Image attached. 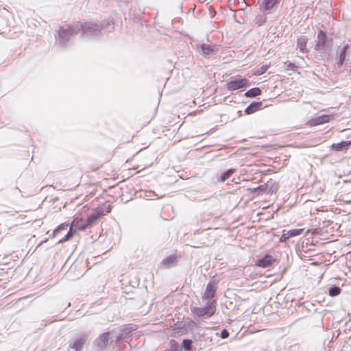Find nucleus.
I'll list each match as a JSON object with an SVG mask.
<instances>
[{"label": "nucleus", "instance_id": "b1692460", "mask_svg": "<svg viewBox=\"0 0 351 351\" xmlns=\"http://www.w3.org/2000/svg\"><path fill=\"white\" fill-rule=\"evenodd\" d=\"M182 348L184 351H190L192 348V341L188 339H184L182 343Z\"/></svg>", "mask_w": 351, "mask_h": 351}, {"label": "nucleus", "instance_id": "412c9836", "mask_svg": "<svg viewBox=\"0 0 351 351\" xmlns=\"http://www.w3.org/2000/svg\"><path fill=\"white\" fill-rule=\"evenodd\" d=\"M69 224L68 223H61L53 231V233H52V237H56L57 235H58L63 230H65L67 227H68Z\"/></svg>", "mask_w": 351, "mask_h": 351}, {"label": "nucleus", "instance_id": "423d86ee", "mask_svg": "<svg viewBox=\"0 0 351 351\" xmlns=\"http://www.w3.org/2000/svg\"><path fill=\"white\" fill-rule=\"evenodd\" d=\"M109 332L100 334L94 341V346L99 350H104L107 348L109 343Z\"/></svg>", "mask_w": 351, "mask_h": 351}, {"label": "nucleus", "instance_id": "58836bf2", "mask_svg": "<svg viewBox=\"0 0 351 351\" xmlns=\"http://www.w3.org/2000/svg\"><path fill=\"white\" fill-rule=\"evenodd\" d=\"M260 3V7L261 8L262 7V4H263V2L262 3Z\"/></svg>", "mask_w": 351, "mask_h": 351}, {"label": "nucleus", "instance_id": "aec40b11", "mask_svg": "<svg viewBox=\"0 0 351 351\" xmlns=\"http://www.w3.org/2000/svg\"><path fill=\"white\" fill-rule=\"evenodd\" d=\"M278 265V261L271 256H265V267L267 266H274Z\"/></svg>", "mask_w": 351, "mask_h": 351}, {"label": "nucleus", "instance_id": "9b49d317", "mask_svg": "<svg viewBox=\"0 0 351 351\" xmlns=\"http://www.w3.org/2000/svg\"><path fill=\"white\" fill-rule=\"evenodd\" d=\"M70 226L72 227V228L75 227V229L79 230H85L86 229L88 228V226L86 225V220L84 221L82 218L79 217H75L73 220Z\"/></svg>", "mask_w": 351, "mask_h": 351}, {"label": "nucleus", "instance_id": "a878e982", "mask_svg": "<svg viewBox=\"0 0 351 351\" xmlns=\"http://www.w3.org/2000/svg\"><path fill=\"white\" fill-rule=\"evenodd\" d=\"M348 48V46L346 45L343 48L341 52L339 54V62L340 64H342L343 62H344L345 59H346V51H347Z\"/></svg>", "mask_w": 351, "mask_h": 351}, {"label": "nucleus", "instance_id": "20e7f679", "mask_svg": "<svg viewBox=\"0 0 351 351\" xmlns=\"http://www.w3.org/2000/svg\"><path fill=\"white\" fill-rule=\"evenodd\" d=\"M248 83V80L238 76L237 77H232L226 84V86L229 90L233 91L246 86Z\"/></svg>", "mask_w": 351, "mask_h": 351}, {"label": "nucleus", "instance_id": "7c9ffc66", "mask_svg": "<svg viewBox=\"0 0 351 351\" xmlns=\"http://www.w3.org/2000/svg\"><path fill=\"white\" fill-rule=\"evenodd\" d=\"M255 23L256 25H258V27L261 26L263 25V19L262 18V16H258L256 19Z\"/></svg>", "mask_w": 351, "mask_h": 351}, {"label": "nucleus", "instance_id": "7ed1b4c3", "mask_svg": "<svg viewBox=\"0 0 351 351\" xmlns=\"http://www.w3.org/2000/svg\"><path fill=\"white\" fill-rule=\"evenodd\" d=\"M215 301H208L204 307H191L193 314L197 317H210L213 315L216 311Z\"/></svg>", "mask_w": 351, "mask_h": 351}, {"label": "nucleus", "instance_id": "bb28decb", "mask_svg": "<svg viewBox=\"0 0 351 351\" xmlns=\"http://www.w3.org/2000/svg\"><path fill=\"white\" fill-rule=\"evenodd\" d=\"M278 3V0H266L265 3V9L271 8Z\"/></svg>", "mask_w": 351, "mask_h": 351}, {"label": "nucleus", "instance_id": "1a4fd4ad", "mask_svg": "<svg viewBox=\"0 0 351 351\" xmlns=\"http://www.w3.org/2000/svg\"><path fill=\"white\" fill-rule=\"evenodd\" d=\"M304 232V229H292L288 231L283 230L282 234L280 238L281 242L287 241L289 238L294 237L296 236L301 235Z\"/></svg>", "mask_w": 351, "mask_h": 351}, {"label": "nucleus", "instance_id": "72a5a7b5", "mask_svg": "<svg viewBox=\"0 0 351 351\" xmlns=\"http://www.w3.org/2000/svg\"><path fill=\"white\" fill-rule=\"evenodd\" d=\"M255 190L262 191L263 190V186L260 185L256 189H255Z\"/></svg>", "mask_w": 351, "mask_h": 351}, {"label": "nucleus", "instance_id": "ddd939ff", "mask_svg": "<svg viewBox=\"0 0 351 351\" xmlns=\"http://www.w3.org/2000/svg\"><path fill=\"white\" fill-rule=\"evenodd\" d=\"M216 287L211 282L207 284L203 299H211L215 296Z\"/></svg>", "mask_w": 351, "mask_h": 351}, {"label": "nucleus", "instance_id": "e433bc0d", "mask_svg": "<svg viewBox=\"0 0 351 351\" xmlns=\"http://www.w3.org/2000/svg\"><path fill=\"white\" fill-rule=\"evenodd\" d=\"M172 343H176V341H174V340H171V344H172Z\"/></svg>", "mask_w": 351, "mask_h": 351}, {"label": "nucleus", "instance_id": "393cba45", "mask_svg": "<svg viewBox=\"0 0 351 351\" xmlns=\"http://www.w3.org/2000/svg\"><path fill=\"white\" fill-rule=\"evenodd\" d=\"M329 295L332 297H335L340 294L341 289L339 287H332L329 289Z\"/></svg>", "mask_w": 351, "mask_h": 351}, {"label": "nucleus", "instance_id": "6ab92c4d", "mask_svg": "<svg viewBox=\"0 0 351 351\" xmlns=\"http://www.w3.org/2000/svg\"><path fill=\"white\" fill-rule=\"evenodd\" d=\"M262 90L258 87L252 88L245 93L246 97L253 98L258 95H261Z\"/></svg>", "mask_w": 351, "mask_h": 351}, {"label": "nucleus", "instance_id": "9d476101", "mask_svg": "<svg viewBox=\"0 0 351 351\" xmlns=\"http://www.w3.org/2000/svg\"><path fill=\"white\" fill-rule=\"evenodd\" d=\"M87 338L88 335L86 334H82L79 337L76 338L72 343L69 344V348L74 349L75 351H82Z\"/></svg>", "mask_w": 351, "mask_h": 351}, {"label": "nucleus", "instance_id": "0eeeda50", "mask_svg": "<svg viewBox=\"0 0 351 351\" xmlns=\"http://www.w3.org/2000/svg\"><path fill=\"white\" fill-rule=\"evenodd\" d=\"M105 215L104 211L101 208L95 209L86 219V225L88 228H90L95 224L97 220Z\"/></svg>", "mask_w": 351, "mask_h": 351}, {"label": "nucleus", "instance_id": "4be33fe9", "mask_svg": "<svg viewBox=\"0 0 351 351\" xmlns=\"http://www.w3.org/2000/svg\"><path fill=\"white\" fill-rule=\"evenodd\" d=\"M134 330H135L134 327L132 324H130L128 326H123L121 328V331L123 332V334L125 335V337L128 339V337L129 334Z\"/></svg>", "mask_w": 351, "mask_h": 351}, {"label": "nucleus", "instance_id": "f03ea898", "mask_svg": "<svg viewBox=\"0 0 351 351\" xmlns=\"http://www.w3.org/2000/svg\"><path fill=\"white\" fill-rule=\"evenodd\" d=\"M78 33L79 27L77 26L76 23L68 26L67 28L60 27L57 34H55L56 44L64 49L71 38Z\"/></svg>", "mask_w": 351, "mask_h": 351}, {"label": "nucleus", "instance_id": "cd10ccee", "mask_svg": "<svg viewBox=\"0 0 351 351\" xmlns=\"http://www.w3.org/2000/svg\"><path fill=\"white\" fill-rule=\"evenodd\" d=\"M121 341L128 342L127 338L125 337V335L121 331L120 333L119 334V335L116 338V343L119 344Z\"/></svg>", "mask_w": 351, "mask_h": 351}, {"label": "nucleus", "instance_id": "f704fd0d", "mask_svg": "<svg viewBox=\"0 0 351 351\" xmlns=\"http://www.w3.org/2000/svg\"><path fill=\"white\" fill-rule=\"evenodd\" d=\"M195 323L193 322V321H191L189 324V326H195Z\"/></svg>", "mask_w": 351, "mask_h": 351}, {"label": "nucleus", "instance_id": "4c0bfd02", "mask_svg": "<svg viewBox=\"0 0 351 351\" xmlns=\"http://www.w3.org/2000/svg\"><path fill=\"white\" fill-rule=\"evenodd\" d=\"M15 189L19 191L21 193V190L18 187H16Z\"/></svg>", "mask_w": 351, "mask_h": 351}, {"label": "nucleus", "instance_id": "ea45409f", "mask_svg": "<svg viewBox=\"0 0 351 351\" xmlns=\"http://www.w3.org/2000/svg\"><path fill=\"white\" fill-rule=\"evenodd\" d=\"M309 230H306V233L308 234L309 232Z\"/></svg>", "mask_w": 351, "mask_h": 351}, {"label": "nucleus", "instance_id": "2f4dec72", "mask_svg": "<svg viewBox=\"0 0 351 351\" xmlns=\"http://www.w3.org/2000/svg\"><path fill=\"white\" fill-rule=\"evenodd\" d=\"M256 265L257 266H259V267H263V257L259 258L256 263Z\"/></svg>", "mask_w": 351, "mask_h": 351}, {"label": "nucleus", "instance_id": "c9c22d12", "mask_svg": "<svg viewBox=\"0 0 351 351\" xmlns=\"http://www.w3.org/2000/svg\"><path fill=\"white\" fill-rule=\"evenodd\" d=\"M260 70H261V73H263V66L260 68Z\"/></svg>", "mask_w": 351, "mask_h": 351}, {"label": "nucleus", "instance_id": "f257e3e1", "mask_svg": "<svg viewBox=\"0 0 351 351\" xmlns=\"http://www.w3.org/2000/svg\"><path fill=\"white\" fill-rule=\"evenodd\" d=\"M79 27V32L81 31V37L92 40L99 38L101 35V32L104 29L105 26L107 29L106 32H110L113 29V23L111 21L99 22V21H84L76 23Z\"/></svg>", "mask_w": 351, "mask_h": 351}, {"label": "nucleus", "instance_id": "f3484780", "mask_svg": "<svg viewBox=\"0 0 351 351\" xmlns=\"http://www.w3.org/2000/svg\"><path fill=\"white\" fill-rule=\"evenodd\" d=\"M351 145V141H341L338 143H333L331 145L332 149L339 152L343 149H348Z\"/></svg>", "mask_w": 351, "mask_h": 351}, {"label": "nucleus", "instance_id": "473e14b6", "mask_svg": "<svg viewBox=\"0 0 351 351\" xmlns=\"http://www.w3.org/2000/svg\"><path fill=\"white\" fill-rule=\"evenodd\" d=\"M117 346H119V350H122L125 347L124 345H121L120 343L119 344H117Z\"/></svg>", "mask_w": 351, "mask_h": 351}, {"label": "nucleus", "instance_id": "a211bd4d", "mask_svg": "<svg viewBox=\"0 0 351 351\" xmlns=\"http://www.w3.org/2000/svg\"><path fill=\"white\" fill-rule=\"evenodd\" d=\"M235 172V169L231 168L223 172L221 176L217 178L219 182H223L227 180Z\"/></svg>", "mask_w": 351, "mask_h": 351}, {"label": "nucleus", "instance_id": "c85d7f7f", "mask_svg": "<svg viewBox=\"0 0 351 351\" xmlns=\"http://www.w3.org/2000/svg\"><path fill=\"white\" fill-rule=\"evenodd\" d=\"M230 333L226 329H223L221 332L220 337L222 339H226L229 337Z\"/></svg>", "mask_w": 351, "mask_h": 351}, {"label": "nucleus", "instance_id": "4468645a", "mask_svg": "<svg viewBox=\"0 0 351 351\" xmlns=\"http://www.w3.org/2000/svg\"><path fill=\"white\" fill-rule=\"evenodd\" d=\"M326 42V35L325 32L322 30L319 31L317 34V43L315 46L316 50H319L322 49Z\"/></svg>", "mask_w": 351, "mask_h": 351}, {"label": "nucleus", "instance_id": "6e6552de", "mask_svg": "<svg viewBox=\"0 0 351 351\" xmlns=\"http://www.w3.org/2000/svg\"><path fill=\"white\" fill-rule=\"evenodd\" d=\"M179 257L176 254L170 255L162 259L160 267L165 269H169L177 265Z\"/></svg>", "mask_w": 351, "mask_h": 351}, {"label": "nucleus", "instance_id": "39448f33", "mask_svg": "<svg viewBox=\"0 0 351 351\" xmlns=\"http://www.w3.org/2000/svg\"><path fill=\"white\" fill-rule=\"evenodd\" d=\"M333 119V114H322L309 119L306 122V125L308 127H314L318 125L328 123Z\"/></svg>", "mask_w": 351, "mask_h": 351}, {"label": "nucleus", "instance_id": "2eb2a0df", "mask_svg": "<svg viewBox=\"0 0 351 351\" xmlns=\"http://www.w3.org/2000/svg\"><path fill=\"white\" fill-rule=\"evenodd\" d=\"M199 47L200 49H199L198 51L204 57H206L207 56L211 55L214 53V46L207 44H202Z\"/></svg>", "mask_w": 351, "mask_h": 351}, {"label": "nucleus", "instance_id": "f8f14e48", "mask_svg": "<svg viewBox=\"0 0 351 351\" xmlns=\"http://www.w3.org/2000/svg\"><path fill=\"white\" fill-rule=\"evenodd\" d=\"M262 101H252L245 109L246 114H251L261 109Z\"/></svg>", "mask_w": 351, "mask_h": 351}, {"label": "nucleus", "instance_id": "5701e85b", "mask_svg": "<svg viewBox=\"0 0 351 351\" xmlns=\"http://www.w3.org/2000/svg\"><path fill=\"white\" fill-rule=\"evenodd\" d=\"M73 235V231L72 227L70 226L69 230L67 232V233L58 241V243H64L69 239H70Z\"/></svg>", "mask_w": 351, "mask_h": 351}, {"label": "nucleus", "instance_id": "dca6fc26", "mask_svg": "<svg viewBox=\"0 0 351 351\" xmlns=\"http://www.w3.org/2000/svg\"><path fill=\"white\" fill-rule=\"evenodd\" d=\"M308 42V38L305 36H301L298 38L297 46L300 49V51L302 53L307 52L306 45Z\"/></svg>", "mask_w": 351, "mask_h": 351}, {"label": "nucleus", "instance_id": "c756f323", "mask_svg": "<svg viewBox=\"0 0 351 351\" xmlns=\"http://www.w3.org/2000/svg\"><path fill=\"white\" fill-rule=\"evenodd\" d=\"M285 65L287 68V69L289 70V69H293L294 68H295V65L292 63V62H285Z\"/></svg>", "mask_w": 351, "mask_h": 351}]
</instances>
